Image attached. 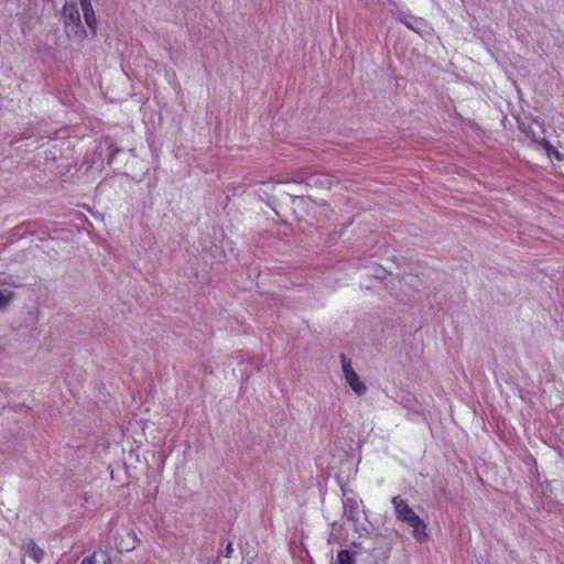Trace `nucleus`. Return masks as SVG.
Masks as SVG:
<instances>
[{
	"instance_id": "nucleus-1",
	"label": "nucleus",
	"mask_w": 564,
	"mask_h": 564,
	"mask_svg": "<svg viewBox=\"0 0 564 564\" xmlns=\"http://www.w3.org/2000/svg\"><path fill=\"white\" fill-rule=\"evenodd\" d=\"M392 506L395 510L397 519L405 522L413 529L412 533L417 542H425L429 538L426 533V523L413 511L408 502L400 496L393 497Z\"/></svg>"
},
{
	"instance_id": "nucleus-2",
	"label": "nucleus",
	"mask_w": 564,
	"mask_h": 564,
	"mask_svg": "<svg viewBox=\"0 0 564 564\" xmlns=\"http://www.w3.org/2000/svg\"><path fill=\"white\" fill-rule=\"evenodd\" d=\"M62 17L65 28L67 29V35H69V33H73L74 35H86L76 3L66 2L62 10Z\"/></svg>"
},
{
	"instance_id": "nucleus-3",
	"label": "nucleus",
	"mask_w": 564,
	"mask_h": 564,
	"mask_svg": "<svg viewBox=\"0 0 564 564\" xmlns=\"http://www.w3.org/2000/svg\"><path fill=\"white\" fill-rule=\"evenodd\" d=\"M341 367L346 382L351 388V390L358 395L364 394L367 388L356 371L352 369L350 359H347L344 355H341Z\"/></svg>"
},
{
	"instance_id": "nucleus-4",
	"label": "nucleus",
	"mask_w": 564,
	"mask_h": 564,
	"mask_svg": "<svg viewBox=\"0 0 564 564\" xmlns=\"http://www.w3.org/2000/svg\"><path fill=\"white\" fill-rule=\"evenodd\" d=\"M79 2L83 10L85 23L87 24L89 31L95 35L97 32V20L93 4L90 0H79Z\"/></svg>"
},
{
	"instance_id": "nucleus-5",
	"label": "nucleus",
	"mask_w": 564,
	"mask_h": 564,
	"mask_svg": "<svg viewBox=\"0 0 564 564\" xmlns=\"http://www.w3.org/2000/svg\"><path fill=\"white\" fill-rule=\"evenodd\" d=\"M139 542L137 533L129 531L123 536H120V541L116 540V545L119 552H128L134 550Z\"/></svg>"
},
{
	"instance_id": "nucleus-6",
	"label": "nucleus",
	"mask_w": 564,
	"mask_h": 564,
	"mask_svg": "<svg viewBox=\"0 0 564 564\" xmlns=\"http://www.w3.org/2000/svg\"><path fill=\"white\" fill-rule=\"evenodd\" d=\"M26 553L35 563H41L45 555V551L36 545L33 540H30L26 545Z\"/></svg>"
},
{
	"instance_id": "nucleus-7",
	"label": "nucleus",
	"mask_w": 564,
	"mask_h": 564,
	"mask_svg": "<svg viewBox=\"0 0 564 564\" xmlns=\"http://www.w3.org/2000/svg\"><path fill=\"white\" fill-rule=\"evenodd\" d=\"M336 564H356L355 553L349 550H340L336 555Z\"/></svg>"
},
{
	"instance_id": "nucleus-8",
	"label": "nucleus",
	"mask_w": 564,
	"mask_h": 564,
	"mask_svg": "<svg viewBox=\"0 0 564 564\" xmlns=\"http://www.w3.org/2000/svg\"><path fill=\"white\" fill-rule=\"evenodd\" d=\"M12 292H0V310L6 307L12 301Z\"/></svg>"
},
{
	"instance_id": "nucleus-9",
	"label": "nucleus",
	"mask_w": 564,
	"mask_h": 564,
	"mask_svg": "<svg viewBox=\"0 0 564 564\" xmlns=\"http://www.w3.org/2000/svg\"><path fill=\"white\" fill-rule=\"evenodd\" d=\"M543 145L546 149L549 154H554L558 160L561 159L560 152L551 145L546 140H543Z\"/></svg>"
},
{
	"instance_id": "nucleus-10",
	"label": "nucleus",
	"mask_w": 564,
	"mask_h": 564,
	"mask_svg": "<svg viewBox=\"0 0 564 564\" xmlns=\"http://www.w3.org/2000/svg\"><path fill=\"white\" fill-rule=\"evenodd\" d=\"M232 553H234L232 542H228L226 547L223 551H220V554L225 557H231Z\"/></svg>"
},
{
	"instance_id": "nucleus-11",
	"label": "nucleus",
	"mask_w": 564,
	"mask_h": 564,
	"mask_svg": "<svg viewBox=\"0 0 564 564\" xmlns=\"http://www.w3.org/2000/svg\"><path fill=\"white\" fill-rule=\"evenodd\" d=\"M95 563H96L95 555L87 556L80 562V564H95Z\"/></svg>"
}]
</instances>
